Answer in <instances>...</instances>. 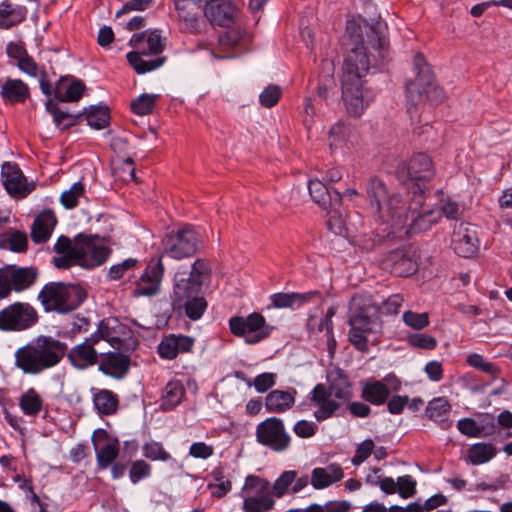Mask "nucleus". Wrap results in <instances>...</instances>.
<instances>
[{
	"instance_id": "obj_18",
	"label": "nucleus",
	"mask_w": 512,
	"mask_h": 512,
	"mask_svg": "<svg viewBox=\"0 0 512 512\" xmlns=\"http://www.w3.org/2000/svg\"><path fill=\"white\" fill-rule=\"evenodd\" d=\"M162 256L151 259L135 284L133 295L136 297H151L160 292L164 276Z\"/></svg>"
},
{
	"instance_id": "obj_12",
	"label": "nucleus",
	"mask_w": 512,
	"mask_h": 512,
	"mask_svg": "<svg viewBox=\"0 0 512 512\" xmlns=\"http://www.w3.org/2000/svg\"><path fill=\"white\" fill-rule=\"evenodd\" d=\"M75 253V266L94 269L103 265L109 259L112 249L107 245L104 238L98 235L80 233L76 235Z\"/></svg>"
},
{
	"instance_id": "obj_64",
	"label": "nucleus",
	"mask_w": 512,
	"mask_h": 512,
	"mask_svg": "<svg viewBox=\"0 0 512 512\" xmlns=\"http://www.w3.org/2000/svg\"><path fill=\"white\" fill-rule=\"evenodd\" d=\"M213 453V446L202 441L192 443L189 448V455L197 459H208Z\"/></svg>"
},
{
	"instance_id": "obj_58",
	"label": "nucleus",
	"mask_w": 512,
	"mask_h": 512,
	"mask_svg": "<svg viewBox=\"0 0 512 512\" xmlns=\"http://www.w3.org/2000/svg\"><path fill=\"white\" fill-rule=\"evenodd\" d=\"M342 99L348 106L352 100V65L348 60L343 64V74L341 78Z\"/></svg>"
},
{
	"instance_id": "obj_57",
	"label": "nucleus",
	"mask_w": 512,
	"mask_h": 512,
	"mask_svg": "<svg viewBox=\"0 0 512 512\" xmlns=\"http://www.w3.org/2000/svg\"><path fill=\"white\" fill-rule=\"evenodd\" d=\"M282 95V90L278 85H268L259 95V102L265 108L275 106Z\"/></svg>"
},
{
	"instance_id": "obj_63",
	"label": "nucleus",
	"mask_w": 512,
	"mask_h": 512,
	"mask_svg": "<svg viewBox=\"0 0 512 512\" xmlns=\"http://www.w3.org/2000/svg\"><path fill=\"white\" fill-rule=\"evenodd\" d=\"M174 5L181 19L186 22H194L196 20L195 14L192 12L195 4L191 0H174Z\"/></svg>"
},
{
	"instance_id": "obj_28",
	"label": "nucleus",
	"mask_w": 512,
	"mask_h": 512,
	"mask_svg": "<svg viewBox=\"0 0 512 512\" xmlns=\"http://www.w3.org/2000/svg\"><path fill=\"white\" fill-rule=\"evenodd\" d=\"M76 236L73 240L68 237L61 236L54 244V251L56 256L53 258V263L58 269H69L75 266L76 260Z\"/></svg>"
},
{
	"instance_id": "obj_33",
	"label": "nucleus",
	"mask_w": 512,
	"mask_h": 512,
	"mask_svg": "<svg viewBox=\"0 0 512 512\" xmlns=\"http://www.w3.org/2000/svg\"><path fill=\"white\" fill-rule=\"evenodd\" d=\"M1 97L12 103L24 102L29 95V87L20 79L0 80Z\"/></svg>"
},
{
	"instance_id": "obj_17",
	"label": "nucleus",
	"mask_w": 512,
	"mask_h": 512,
	"mask_svg": "<svg viewBox=\"0 0 512 512\" xmlns=\"http://www.w3.org/2000/svg\"><path fill=\"white\" fill-rule=\"evenodd\" d=\"M200 244L199 234L192 228L187 227L167 236L164 241L162 256L167 255L177 260L187 258L197 252Z\"/></svg>"
},
{
	"instance_id": "obj_9",
	"label": "nucleus",
	"mask_w": 512,
	"mask_h": 512,
	"mask_svg": "<svg viewBox=\"0 0 512 512\" xmlns=\"http://www.w3.org/2000/svg\"><path fill=\"white\" fill-rule=\"evenodd\" d=\"M413 64L416 78L408 80L405 86L408 102L415 106L423 101L424 95L432 100L442 99L443 90L436 85L434 73L421 53L415 54Z\"/></svg>"
},
{
	"instance_id": "obj_15",
	"label": "nucleus",
	"mask_w": 512,
	"mask_h": 512,
	"mask_svg": "<svg viewBox=\"0 0 512 512\" xmlns=\"http://www.w3.org/2000/svg\"><path fill=\"white\" fill-rule=\"evenodd\" d=\"M38 320L36 309L25 302H15L0 311V330L23 331Z\"/></svg>"
},
{
	"instance_id": "obj_29",
	"label": "nucleus",
	"mask_w": 512,
	"mask_h": 512,
	"mask_svg": "<svg viewBox=\"0 0 512 512\" xmlns=\"http://www.w3.org/2000/svg\"><path fill=\"white\" fill-rule=\"evenodd\" d=\"M385 265L392 274L399 277L409 276L417 270V263L404 250L390 252L385 259Z\"/></svg>"
},
{
	"instance_id": "obj_60",
	"label": "nucleus",
	"mask_w": 512,
	"mask_h": 512,
	"mask_svg": "<svg viewBox=\"0 0 512 512\" xmlns=\"http://www.w3.org/2000/svg\"><path fill=\"white\" fill-rule=\"evenodd\" d=\"M403 321L406 325L416 330H421L429 325V317L427 313L406 311L403 314Z\"/></svg>"
},
{
	"instance_id": "obj_20",
	"label": "nucleus",
	"mask_w": 512,
	"mask_h": 512,
	"mask_svg": "<svg viewBox=\"0 0 512 512\" xmlns=\"http://www.w3.org/2000/svg\"><path fill=\"white\" fill-rule=\"evenodd\" d=\"M91 441L95 450L98 468H108L119 455L118 438L110 436L105 429L98 428L93 432Z\"/></svg>"
},
{
	"instance_id": "obj_48",
	"label": "nucleus",
	"mask_w": 512,
	"mask_h": 512,
	"mask_svg": "<svg viewBox=\"0 0 512 512\" xmlns=\"http://www.w3.org/2000/svg\"><path fill=\"white\" fill-rule=\"evenodd\" d=\"M85 114L87 124L96 130L105 128L110 120L109 110L106 106H91Z\"/></svg>"
},
{
	"instance_id": "obj_19",
	"label": "nucleus",
	"mask_w": 512,
	"mask_h": 512,
	"mask_svg": "<svg viewBox=\"0 0 512 512\" xmlns=\"http://www.w3.org/2000/svg\"><path fill=\"white\" fill-rule=\"evenodd\" d=\"M423 205L419 206L414 203V195L411 198L409 205V220L402 228H397L396 231L387 233V237H395L396 234L403 232L405 235H414L429 230L432 225L436 224L441 218L440 212L429 209L422 214L417 213V210Z\"/></svg>"
},
{
	"instance_id": "obj_7",
	"label": "nucleus",
	"mask_w": 512,
	"mask_h": 512,
	"mask_svg": "<svg viewBox=\"0 0 512 512\" xmlns=\"http://www.w3.org/2000/svg\"><path fill=\"white\" fill-rule=\"evenodd\" d=\"M84 288L78 284L49 282L38 294L45 311L67 313L78 308L86 299Z\"/></svg>"
},
{
	"instance_id": "obj_62",
	"label": "nucleus",
	"mask_w": 512,
	"mask_h": 512,
	"mask_svg": "<svg viewBox=\"0 0 512 512\" xmlns=\"http://www.w3.org/2000/svg\"><path fill=\"white\" fill-rule=\"evenodd\" d=\"M397 492L404 498H410L416 493V481L410 475L398 477Z\"/></svg>"
},
{
	"instance_id": "obj_39",
	"label": "nucleus",
	"mask_w": 512,
	"mask_h": 512,
	"mask_svg": "<svg viewBox=\"0 0 512 512\" xmlns=\"http://www.w3.org/2000/svg\"><path fill=\"white\" fill-rule=\"evenodd\" d=\"M341 205L342 202L336 206H331L328 208V210H326L328 217L327 225L329 230H331L334 234L345 238L348 243H350L349 228L347 225L348 214L346 211L345 214H343Z\"/></svg>"
},
{
	"instance_id": "obj_31",
	"label": "nucleus",
	"mask_w": 512,
	"mask_h": 512,
	"mask_svg": "<svg viewBox=\"0 0 512 512\" xmlns=\"http://www.w3.org/2000/svg\"><path fill=\"white\" fill-rule=\"evenodd\" d=\"M343 478L342 468L338 464L316 467L311 472V485L316 490L329 487Z\"/></svg>"
},
{
	"instance_id": "obj_3",
	"label": "nucleus",
	"mask_w": 512,
	"mask_h": 512,
	"mask_svg": "<svg viewBox=\"0 0 512 512\" xmlns=\"http://www.w3.org/2000/svg\"><path fill=\"white\" fill-rule=\"evenodd\" d=\"M297 471H283L271 485L260 476L248 475L241 491L243 512H270L275 506V498L291 494V487L296 480Z\"/></svg>"
},
{
	"instance_id": "obj_42",
	"label": "nucleus",
	"mask_w": 512,
	"mask_h": 512,
	"mask_svg": "<svg viewBox=\"0 0 512 512\" xmlns=\"http://www.w3.org/2000/svg\"><path fill=\"white\" fill-rule=\"evenodd\" d=\"M160 409L169 411L174 409L182 401L185 391L184 386L161 387Z\"/></svg>"
},
{
	"instance_id": "obj_23",
	"label": "nucleus",
	"mask_w": 512,
	"mask_h": 512,
	"mask_svg": "<svg viewBox=\"0 0 512 512\" xmlns=\"http://www.w3.org/2000/svg\"><path fill=\"white\" fill-rule=\"evenodd\" d=\"M126 333V326L117 318L108 317L101 320L97 330L90 336L97 344L100 340L107 341L112 347L119 348L122 336Z\"/></svg>"
},
{
	"instance_id": "obj_25",
	"label": "nucleus",
	"mask_w": 512,
	"mask_h": 512,
	"mask_svg": "<svg viewBox=\"0 0 512 512\" xmlns=\"http://www.w3.org/2000/svg\"><path fill=\"white\" fill-rule=\"evenodd\" d=\"M235 5L228 0H212L205 6L204 13L212 23L219 26H230L236 15Z\"/></svg>"
},
{
	"instance_id": "obj_50",
	"label": "nucleus",
	"mask_w": 512,
	"mask_h": 512,
	"mask_svg": "<svg viewBox=\"0 0 512 512\" xmlns=\"http://www.w3.org/2000/svg\"><path fill=\"white\" fill-rule=\"evenodd\" d=\"M385 238H388L387 235ZM384 240L383 237H375L374 233L370 230H363L361 232H358L356 236H354V247L357 248L354 252H369L375 249L378 243L382 242Z\"/></svg>"
},
{
	"instance_id": "obj_45",
	"label": "nucleus",
	"mask_w": 512,
	"mask_h": 512,
	"mask_svg": "<svg viewBox=\"0 0 512 512\" xmlns=\"http://www.w3.org/2000/svg\"><path fill=\"white\" fill-rule=\"evenodd\" d=\"M46 110L53 116L55 125L64 130L76 124L78 115H72L67 112L61 111L53 99H48L45 104Z\"/></svg>"
},
{
	"instance_id": "obj_37",
	"label": "nucleus",
	"mask_w": 512,
	"mask_h": 512,
	"mask_svg": "<svg viewBox=\"0 0 512 512\" xmlns=\"http://www.w3.org/2000/svg\"><path fill=\"white\" fill-rule=\"evenodd\" d=\"M27 9L21 5H13L8 1L0 3V28L10 29L25 20Z\"/></svg>"
},
{
	"instance_id": "obj_2",
	"label": "nucleus",
	"mask_w": 512,
	"mask_h": 512,
	"mask_svg": "<svg viewBox=\"0 0 512 512\" xmlns=\"http://www.w3.org/2000/svg\"><path fill=\"white\" fill-rule=\"evenodd\" d=\"M211 275V263L205 258H197L189 272L178 269L173 279L171 294L174 310L192 321L199 320L208 306L202 288L210 282Z\"/></svg>"
},
{
	"instance_id": "obj_21",
	"label": "nucleus",
	"mask_w": 512,
	"mask_h": 512,
	"mask_svg": "<svg viewBox=\"0 0 512 512\" xmlns=\"http://www.w3.org/2000/svg\"><path fill=\"white\" fill-rule=\"evenodd\" d=\"M1 178L8 194L17 199L27 197L35 188L34 183L28 182L22 170L13 162L2 165Z\"/></svg>"
},
{
	"instance_id": "obj_43",
	"label": "nucleus",
	"mask_w": 512,
	"mask_h": 512,
	"mask_svg": "<svg viewBox=\"0 0 512 512\" xmlns=\"http://www.w3.org/2000/svg\"><path fill=\"white\" fill-rule=\"evenodd\" d=\"M366 81L354 82V117L360 116L374 98L373 91L366 86Z\"/></svg>"
},
{
	"instance_id": "obj_11",
	"label": "nucleus",
	"mask_w": 512,
	"mask_h": 512,
	"mask_svg": "<svg viewBox=\"0 0 512 512\" xmlns=\"http://www.w3.org/2000/svg\"><path fill=\"white\" fill-rule=\"evenodd\" d=\"M351 386H314L311 392V405L317 409L314 417L317 421H324L342 405L352 413V402L348 389Z\"/></svg>"
},
{
	"instance_id": "obj_61",
	"label": "nucleus",
	"mask_w": 512,
	"mask_h": 512,
	"mask_svg": "<svg viewBox=\"0 0 512 512\" xmlns=\"http://www.w3.org/2000/svg\"><path fill=\"white\" fill-rule=\"evenodd\" d=\"M408 342L413 347L426 350H433L437 346V341L434 337L423 333H416L410 335L408 337Z\"/></svg>"
},
{
	"instance_id": "obj_59",
	"label": "nucleus",
	"mask_w": 512,
	"mask_h": 512,
	"mask_svg": "<svg viewBox=\"0 0 512 512\" xmlns=\"http://www.w3.org/2000/svg\"><path fill=\"white\" fill-rule=\"evenodd\" d=\"M389 395L387 386H365L363 397L373 404L383 403Z\"/></svg>"
},
{
	"instance_id": "obj_53",
	"label": "nucleus",
	"mask_w": 512,
	"mask_h": 512,
	"mask_svg": "<svg viewBox=\"0 0 512 512\" xmlns=\"http://www.w3.org/2000/svg\"><path fill=\"white\" fill-rule=\"evenodd\" d=\"M151 474L152 466L142 459L132 462L129 469V479L134 485L149 478Z\"/></svg>"
},
{
	"instance_id": "obj_24",
	"label": "nucleus",
	"mask_w": 512,
	"mask_h": 512,
	"mask_svg": "<svg viewBox=\"0 0 512 512\" xmlns=\"http://www.w3.org/2000/svg\"><path fill=\"white\" fill-rule=\"evenodd\" d=\"M194 342V338L190 336L170 334L165 336L159 343L158 354L162 359L172 360L179 353L191 351Z\"/></svg>"
},
{
	"instance_id": "obj_13",
	"label": "nucleus",
	"mask_w": 512,
	"mask_h": 512,
	"mask_svg": "<svg viewBox=\"0 0 512 512\" xmlns=\"http://www.w3.org/2000/svg\"><path fill=\"white\" fill-rule=\"evenodd\" d=\"M229 328L234 336L243 338L244 342L250 345L268 338L273 329L266 323L264 316L257 312H253L247 317H231Z\"/></svg>"
},
{
	"instance_id": "obj_36",
	"label": "nucleus",
	"mask_w": 512,
	"mask_h": 512,
	"mask_svg": "<svg viewBox=\"0 0 512 512\" xmlns=\"http://www.w3.org/2000/svg\"><path fill=\"white\" fill-rule=\"evenodd\" d=\"M316 292L310 291L307 293H275L270 296V301L273 307L282 309V308H291L297 309L300 308L303 304L307 303L310 298L315 295Z\"/></svg>"
},
{
	"instance_id": "obj_16",
	"label": "nucleus",
	"mask_w": 512,
	"mask_h": 512,
	"mask_svg": "<svg viewBox=\"0 0 512 512\" xmlns=\"http://www.w3.org/2000/svg\"><path fill=\"white\" fill-rule=\"evenodd\" d=\"M38 277L34 267L6 266L0 269V299L7 298L11 291L22 292L29 289Z\"/></svg>"
},
{
	"instance_id": "obj_55",
	"label": "nucleus",
	"mask_w": 512,
	"mask_h": 512,
	"mask_svg": "<svg viewBox=\"0 0 512 512\" xmlns=\"http://www.w3.org/2000/svg\"><path fill=\"white\" fill-rule=\"evenodd\" d=\"M350 509L348 501H329L325 505L311 504L302 512H347Z\"/></svg>"
},
{
	"instance_id": "obj_52",
	"label": "nucleus",
	"mask_w": 512,
	"mask_h": 512,
	"mask_svg": "<svg viewBox=\"0 0 512 512\" xmlns=\"http://www.w3.org/2000/svg\"><path fill=\"white\" fill-rule=\"evenodd\" d=\"M159 95L142 94L131 102V109L137 115H148L152 113Z\"/></svg>"
},
{
	"instance_id": "obj_6",
	"label": "nucleus",
	"mask_w": 512,
	"mask_h": 512,
	"mask_svg": "<svg viewBox=\"0 0 512 512\" xmlns=\"http://www.w3.org/2000/svg\"><path fill=\"white\" fill-rule=\"evenodd\" d=\"M381 328L380 308L371 295L354 296V348L368 351V344L374 342L369 335Z\"/></svg>"
},
{
	"instance_id": "obj_40",
	"label": "nucleus",
	"mask_w": 512,
	"mask_h": 512,
	"mask_svg": "<svg viewBox=\"0 0 512 512\" xmlns=\"http://www.w3.org/2000/svg\"><path fill=\"white\" fill-rule=\"evenodd\" d=\"M307 329L312 333H323L326 338L329 352L333 353L336 341L333 337L332 323H329V319H323L318 315H311L307 321Z\"/></svg>"
},
{
	"instance_id": "obj_27",
	"label": "nucleus",
	"mask_w": 512,
	"mask_h": 512,
	"mask_svg": "<svg viewBox=\"0 0 512 512\" xmlns=\"http://www.w3.org/2000/svg\"><path fill=\"white\" fill-rule=\"evenodd\" d=\"M310 196L323 210H328L331 206H336L341 203L342 195L338 188H335L331 193L326 185L318 180L311 179L308 183Z\"/></svg>"
},
{
	"instance_id": "obj_35",
	"label": "nucleus",
	"mask_w": 512,
	"mask_h": 512,
	"mask_svg": "<svg viewBox=\"0 0 512 512\" xmlns=\"http://www.w3.org/2000/svg\"><path fill=\"white\" fill-rule=\"evenodd\" d=\"M84 89L85 86L81 81L62 78L55 86L54 95L61 102H75L82 97Z\"/></svg>"
},
{
	"instance_id": "obj_32",
	"label": "nucleus",
	"mask_w": 512,
	"mask_h": 512,
	"mask_svg": "<svg viewBox=\"0 0 512 512\" xmlns=\"http://www.w3.org/2000/svg\"><path fill=\"white\" fill-rule=\"evenodd\" d=\"M130 361L125 355L118 353L108 354L99 364V370L105 375L121 379L129 370Z\"/></svg>"
},
{
	"instance_id": "obj_47",
	"label": "nucleus",
	"mask_w": 512,
	"mask_h": 512,
	"mask_svg": "<svg viewBox=\"0 0 512 512\" xmlns=\"http://www.w3.org/2000/svg\"><path fill=\"white\" fill-rule=\"evenodd\" d=\"M351 127L349 123L338 122L329 132V146L332 150L342 148L349 140Z\"/></svg>"
},
{
	"instance_id": "obj_49",
	"label": "nucleus",
	"mask_w": 512,
	"mask_h": 512,
	"mask_svg": "<svg viewBox=\"0 0 512 512\" xmlns=\"http://www.w3.org/2000/svg\"><path fill=\"white\" fill-rule=\"evenodd\" d=\"M85 186L82 181L75 182L69 189L64 190L60 195V203L66 209H73L81 198L85 197Z\"/></svg>"
},
{
	"instance_id": "obj_56",
	"label": "nucleus",
	"mask_w": 512,
	"mask_h": 512,
	"mask_svg": "<svg viewBox=\"0 0 512 512\" xmlns=\"http://www.w3.org/2000/svg\"><path fill=\"white\" fill-rule=\"evenodd\" d=\"M138 264V260L136 258H127L121 263L112 265L107 273V277L109 280H119L121 279L128 271L134 269Z\"/></svg>"
},
{
	"instance_id": "obj_30",
	"label": "nucleus",
	"mask_w": 512,
	"mask_h": 512,
	"mask_svg": "<svg viewBox=\"0 0 512 512\" xmlns=\"http://www.w3.org/2000/svg\"><path fill=\"white\" fill-rule=\"evenodd\" d=\"M57 223L56 216L51 210H44L34 220L31 227V238L36 243L46 242Z\"/></svg>"
},
{
	"instance_id": "obj_34",
	"label": "nucleus",
	"mask_w": 512,
	"mask_h": 512,
	"mask_svg": "<svg viewBox=\"0 0 512 512\" xmlns=\"http://www.w3.org/2000/svg\"><path fill=\"white\" fill-rule=\"evenodd\" d=\"M93 396V404L99 414L112 415L114 414L119 405L117 394L107 389L91 388Z\"/></svg>"
},
{
	"instance_id": "obj_51",
	"label": "nucleus",
	"mask_w": 512,
	"mask_h": 512,
	"mask_svg": "<svg viewBox=\"0 0 512 512\" xmlns=\"http://www.w3.org/2000/svg\"><path fill=\"white\" fill-rule=\"evenodd\" d=\"M142 452L145 458L152 461L172 460L171 454L164 449L163 444L154 440L144 443Z\"/></svg>"
},
{
	"instance_id": "obj_5",
	"label": "nucleus",
	"mask_w": 512,
	"mask_h": 512,
	"mask_svg": "<svg viewBox=\"0 0 512 512\" xmlns=\"http://www.w3.org/2000/svg\"><path fill=\"white\" fill-rule=\"evenodd\" d=\"M367 197L380 218L391 224L393 231L402 228L409 220V206L398 193H389L384 182L372 177L366 186Z\"/></svg>"
},
{
	"instance_id": "obj_10",
	"label": "nucleus",
	"mask_w": 512,
	"mask_h": 512,
	"mask_svg": "<svg viewBox=\"0 0 512 512\" xmlns=\"http://www.w3.org/2000/svg\"><path fill=\"white\" fill-rule=\"evenodd\" d=\"M144 39L145 33H135L129 41V45L137 49V51L129 52L127 54V60L138 74H144L158 69L166 60L165 57H157L156 59L148 61L143 59L144 55H157L164 50L165 39L162 37L160 30L149 32L146 39L148 50L140 51V45Z\"/></svg>"
},
{
	"instance_id": "obj_26",
	"label": "nucleus",
	"mask_w": 512,
	"mask_h": 512,
	"mask_svg": "<svg viewBox=\"0 0 512 512\" xmlns=\"http://www.w3.org/2000/svg\"><path fill=\"white\" fill-rule=\"evenodd\" d=\"M95 344L93 338L88 337L82 343L74 346L68 352L71 364L78 369H85L96 364L98 353L94 348Z\"/></svg>"
},
{
	"instance_id": "obj_1",
	"label": "nucleus",
	"mask_w": 512,
	"mask_h": 512,
	"mask_svg": "<svg viewBox=\"0 0 512 512\" xmlns=\"http://www.w3.org/2000/svg\"><path fill=\"white\" fill-rule=\"evenodd\" d=\"M387 24L381 19L373 0L354 2V75H366L374 52L383 48Z\"/></svg>"
},
{
	"instance_id": "obj_4",
	"label": "nucleus",
	"mask_w": 512,
	"mask_h": 512,
	"mask_svg": "<svg viewBox=\"0 0 512 512\" xmlns=\"http://www.w3.org/2000/svg\"><path fill=\"white\" fill-rule=\"evenodd\" d=\"M66 344L51 337H39L16 352V365L25 373L37 374L55 366L64 356Z\"/></svg>"
},
{
	"instance_id": "obj_22",
	"label": "nucleus",
	"mask_w": 512,
	"mask_h": 512,
	"mask_svg": "<svg viewBox=\"0 0 512 512\" xmlns=\"http://www.w3.org/2000/svg\"><path fill=\"white\" fill-rule=\"evenodd\" d=\"M452 246L456 254L461 257H471L478 250V239L473 226L469 223H458L454 226Z\"/></svg>"
},
{
	"instance_id": "obj_46",
	"label": "nucleus",
	"mask_w": 512,
	"mask_h": 512,
	"mask_svg": "<svg viewBox=\"0 0 512 512\" xmlns=\"http://www.w3.org/2000/svg\"><path fill=\"white\" fill-rule=\"evenodd\" d=\"M496 454V449L487 443H477L468 450V458L471 464L481 465L491 460Z\"/></svg>"
},
{
	"instance_id": "obj_44",
	"label": "nucleus",
	"mask_w": 512,
	"mask_h": 512,
	"mask_svg": "<svg viewBox=\"0 0 512 512\" xmlns=\"http://www.w3.org/2000/svg\"><path fill=\"white\" fill-rule=\"evenodd\" d=\"M19 406L27 416H36L43 407V399L33 388L27 390L19 399Z\"/></svg>"
},
{
	"instance_id": "obj_8",
	"label": "nucleus",
	"mask_w": 512,
	"mask_h": 512,
	"mask_svg": "<svg viewBox=\"0 0 512 512\" xmlns=\"http://www.w3.org/2000/svg\"><path fill=\"white\" fill-rule=\"evenodd\" d=\"M433 176L432 161L424 153L414 155L408 163H399L396 169L397 179L408 191H412L417 206L424 203L425 182Z\"/></svg>"
},
{
	"instance_id": "obj_38",
	"label": "nucleus",
	"mask_w": 512,
	"mask_h": 512,
	"mask_svg": "<svg viewBox=\"0 0 512 512\" xmlns=\"http://www.w3.org/2000/svg\"><path fill=\"white\" fill-rule=\"evenodd\" d=\"M296 391L274 390L265 399V407L268 412L281 413L291 408L295 401Z\"/></svg>"
},
{
	"instance_id": "obj_41",
	"label": "nucleus",
	"mask_w": 512,
	"mask_h": 512,
	"mask_svg": "<svg viewBox=\"0 0 512 512\" xmlns=\"http://www.w3.org/2000/svg\"><path fill=\"white\" fill-rule=\"evenodd\" d=\"M28 238L26 233L21 231H12L0 235V247L16 253L26 251Z\"/></svg>"
},
{
	"instance_id": "obj_54",
	"label": "nucleus",
	"mask_w": 512,
	"mask_h": 512,
	"mask_svg": "<svg viewBox=\"0 0 512 512\" xmlns=\"http://www.w3.org/2000/svg\"><path fill=\"white\" fill-rule=\"evenodd\" d=\"M450 410V404L445 398H435L429 402L426 415L429 419L439 421Z\"/></svg>"
},
{
	"instance_id": "obj_14",
	"label": "nucleus",
	"mask_w": 512,
	"mask_h": 512,
	"mask_svg": "<svg viewBox=\"0 0 512 512\" xmlns=\"http://www.w3.org/2000/svg\"><path fill=\"white\" fill-rule=\"evenodd\" d=\"M256 441L274 452H284L290 447L291 437L284 422L277 417H269L256 426Z\"/></svg>"
}]
</instances>
